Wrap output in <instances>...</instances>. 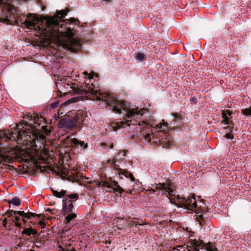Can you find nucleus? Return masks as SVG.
<instances>
[{
    "label": "nucleus",
    "instance_id": "obj_1",
    "mask_svg": "<svg viewBox=\"0 0 251 251\" xmlns=\"http://www.w3.org/2000/svg\"><path fill=\"white\" fill-rule=\"evenodd\" d=\"M96 87L93 83H85L80 90L82 95L89 99L102 101L106 104L110 105L113 111L117 114L123 115V120L113 123L112 127L114 131L118 129L128 126L132 134H137L140 131V136L146 141H151L166 145H170V135L167 133L169 127L167 123L163 121L162 123L154 124L152 121L147 122L143 117L147 113V110L138 107H131L124 101L118 100L113 95L103 93L95 89Z\"/></svg>",
    "mask_w": 251,
    "mask_h": 251
},
{
    "label": "nucleus",
    "instance_id": "obj_2",
    "mask_svg": "<svg viewBox=\"0 0 251 251\" xmlns=\"http://www.w3.org/2000/svg\"><path fill=\"white\" fill-rule=\"evenodd\" d=\"M67 13L63 10H57L54 16H45L39 18L29 13L22 24L28 29L33 30L35 35L45 43H54L59 47L76 52L81 48L71 28L66 24L59 25L58 19H62Z\"/></svg>",
    "mask_w": 251,
    "mask_h": 251
},
{
    "label": "nucleus",
    "instance_id": "obj_3",
    "mask_svg": "<svg viewBox=\"0 0 251 251\" xmlns=\"http://www.w3.org/2000/svg\"><path fill=\"white\" fill-rule=\"evenodd\" d=\"M156 190L151 189L153 192L157 191V195H165L169 197L170 202L175 204L177 207H182L187 213L194 212L196 220L198 222L200 225H202L208 222V212L205 210L204 207L199 206L195 198L188 197V198L181 197L178 195H175V193L172 188L170 184H156Z\"/></svg>",
    "mask_w": 251,
    "mask_h": 251
},
{
    "label": "nucleus",
    "instance_id": "obj_4",
    "mask_svg": "<svg viewBox=\"0 0 251 251\" xmlns=\"http://www.w3.org/2000/svg\"><path fill=\"white\" fill-rule=\"evenodd\" d=\"M12 137L17 138L18 139L25 138V141L29 143L32 147L39 148L42 151L44 149V144L46 143V136L44 134L34 131L31 127H25L24 130H19L14 132H7L6 131H0V139L2 138L10 139Z\"/></svg>",
    "mask_w": 251,
    "mask_h": 251
},
{
    "label": "nucleus",
    "instance_id": "obj_5",
    "mask_svg": "<svg viewBox=\"0 0 251 251\" xmlns=\"http://www.w3.org/2000/svg\"><path fill=\"white\" fill-rule=\"evenodd\" d=\"M205 248L207 251H214L211 245H206L201 240L190 239L187 245L178 246L173 248L174 251H199L200 249Z\"/></svg>",
    "mask_w": 251,
    "mask_h": 251
},
{
    "label": "nucleus",
    "instance_id": "obj_6",
    "mask_svg": "<svg viewBox=\"0 0 251 251\" xmlns=\"http://www.w3.org/2000/svg\"><path fill=\"white\" fill-rule=\"evenodd\" d=\"M64 144L66 146L71 147L77 150L78 151L84 150L87 147V144H84V142L79 141L75 138L70 139L69 136L64 140Z\"/></svg>",
    "mask_w": 251,
    "mask_h": 251
},
{
    "label": "nucleus",
    "instance_id": "obj_7",
    "mask_svg": "<svg viewBox=\"0 0 251 251\" xmlns=\"http://www.w3.org/2000/svg\"><path fill=\"white\" fill-rule=\"evenodd\" d=\"M108 162L109 163L113 165L114 166V168L119 171L118 173L120 178L123 179L125 177L130 179L131 181L134 180L135 178L132 174L126 170H123L117 167L116 164V161L114 159H109Z\"/></svg>",
    "mask_w": 251,
    "mask_h": 251
},
{
    "label": "nucleus",
    "instance_id": "obj_8",
    "mask_svg": "<svg viewBox=\"0 0 251 251\" xmlns=\"http://www.w3.org/2000/svg\"><path fill=\"white\" fill-rule=\"evenodd\" d=\"M77 124V119L75 117L70 119H63L59 121L58 127L61 128L70 129L74 127Z\"/></svg>",
    "mask_w": 251,
    "mask_h": 251
},
{
    "label": "nucleus",
    "instance_id": "obj_9",
    "mask_svg": "<svg viewBox=\"0 0 251 251\" xmlns=\"http://www.w3.org/2000/svg\"><path fill=\"white\" fill-rule=\"evenodd\" d=\"M231 115V112L229 110L223 111L222 112V117L224 120L222 121V123L227 125V126L224 127L225 128H227L232 131L234 127L233 124L231 122L229 121V118Z\"/></svg>",
    "mask_w": 251,
    "mask_h": 251
},
{
    "label": "nucleus",
    "instance_id": "obj_10",
    "mask_svg": "<svg viewBox=\"0 0 251 251\" xmlns=\"http://www.w3.org/2000/svg\"><path fill=\"white\" fill-rule=\"evenodd\" d=\"M107 189L106 191H114L116 192V194H121L123 189L122 187L118 185V183L115 181H112L110 183L107 184Z\"/></svg>",
    "mask_w": 251,
    "mask_h": 251
},
{
    "label": "nucleus",
    "instance_id": "obj_11",
    "mask_svg": "<svg viewBox=\"0 0 251 251\" xmlns=\"http://www.w3.org/2000/svg\"><path fill=\"white\" fill-rule=\"evenodd\" d=\"M63 208L66 215L67 213L73 212V204L72 201L65 198L63 200Z\"/></svg>",
    "mask_w": 251,
    "mask_h": 251
},
{
    "label": "nucleus",
    "instance_id": "obj_12",
    "mask_svg": "<svg viewBox=\"0 0 251 251\" xmlns=\"http://www.w3.org/2000/svg\"><path fill=\"white\" fill-rule=\"evenodd\" d=\"M14 214H18V215L20 216L22 218V221L25 224L26 223V219H31L36 215L34 213L30 212L29 211L25 212L23 211H18V212H14Z\"/></svg>",
    "mask_w": 251,
    "mask_h": 251
},
{
    "label": "nucleus",
    "instance_id": "obj_13",
    "mask_svg": "<svg viewBox=\"0 0 251 251\" xmlns=\"http://www.w3.org/2000/svg\"><path fill=\"white\" fill-rule=\"evenodd\" d=\"M22 233L23 234H25L28 236H30L31 234L34 235H35L37 233V232L32 228H25L23 230Z\"/></svg>",
    "mask_w": 251,
    "mask_h": 251
},
{
    "label": "nucleus",
    "instance_id": "obj_14",
    "mask_svg": "<svg viewBox=\"0 0 251 251\" xmlns=\"http://www.w3.org/2000/svg\"><path fill=\"white\" fill-rule=\"evenodd\" d=\"M52 192L53 196L59 198H61L63 196L66 195V191L63 190L61 191V192H58L56 190H52Z\"/></svg>",
    "mask_w": 251,
    "mask_h": 251
},
{
    "label": "nucleus",
    "instance_id": "obj_15",
    "mask_svg": "<svg viewBox=\"0 0 251 251\" xmlns=\"http://www.w3.org/2000/svg\"><path fill=\"white\" fill-rule=\"evenodd\" d=\"M9 203L16 206H19L21 204V200L17 197H14L10 201Z\"/></svg>",
    "mask_w": 251,
    "mask_h": 251
},
{
    "label": "nucleus",
    "instance_id": "obj_16",
    "mask_svg": "<svg viewBox=\"0 0 251 251\" xmlns=\"http://www.w3.org/2000/svg\"><path fill=\"white\" fill-rule=\"evenodd\" d=\"M66 220L67 222H70L72 220L76 217V214L74 212L67 213Z\"/></svg>",
    "mask_w": 251,
    "mask_h": 251
},
{
    "label": "nucleus",
    "instance_id": "obj_17",
    "mask_svg": "<svg viewBox=\"0 0 251 251\" xmlns=\"http://www.w3.org/2000/svg\"><path fill=\"white\" fill-rule=\"evenodd\" d=\"M242 113L246 116H251V106L249 108L243 109Z\"/></svg>",
    "mask_w": 251,
    "mask_h": 251
},
{
    "label": "nucleus",
    "instance_id": "obj_18",
    "mask_svg": "<svg viewBox=\"0 0 251 251\" xmlns=\"http://www.w3.org/2000/svg\"><path fill=\"white\" fill-rule=\"evenodd\" d=\"M135 57L137 60H139L142 61L144 59L145 55L142 53H137L136 54Z\"/></svg>",
    "mask_w": 251,
    "mask_h": 251
},
{
    "label": "nucleus",
    "instance_id": "obj_19",
    "mask_svg": "<svg viewBox=\"0 0 251 251\" xmlns=\"http://www.w3.org/2000/svg\"><path fill=\"white\" fill-rule=\"evenodd\" d=\"M0 22L4 23H6L8 25H11L12 24V21H10L7 18H0Z\"/></svg>",
    "mask_w": 251,
    "mask_h": 251
},
{
    "label": "nucleus",
    "instance_id": "obj_20",
    "mask_svg": "<svg viewBox=\"0 0 251 251\" xmlns=\"http://www.w3.org/2000/svg\"><path fill=\"white\" fill-rule=\"evenodd\" d=\"M66 24H68V23H75V22H77V23H78L79 21H78V20L74 18H71L70 19H68V20H66Z\"/></svg>",
    "mask_w": 251,
    "mask_h": 251
},
{
    "label": "nucleus",
    "instance_id": "obj_21",
    "mask_svg": "<svg viewBox=\"0 0 251 251\" xmlns=\"http://www.w3.org/2000/svg\"><path fill=\"white\" fill-rule=\"evenodd\" d=\"M83 74L85 76H88V78L90 81L91 79L93 78L94 75L93 74H89L88 72L86 71L84 72Z\"/></svg>",
    "mask_w": 251,
    "mask_h": 251
},
{
    "label": "nucleus",
    "instance_id": "obj_22",
    "mask_svg": "<svg viewBox=\"0 0 251 251\" xmlns=\"http://www.w3.org/2000/svg\"><path fill=\"white\" fill-rule=\"evenodd\" d=\"M18 212V211L10 210L7 212V213H6V215H7V216L8 217H11L12 216H14V215H16V214H14V212Z\"/></svg>",
    "mask_w": 251,
    "mask_h": 251
},
{
    "label": "nucleus",
    "instance_id": "obj_23",
    "mask_svg": "<svg viewBox=\"0 0 251 251\" xmlns=\"http://www.w3.org/2000/svg\"><path fill=\"white\" fill-rule=\"evenodd\" d=\"M68 197L71 199H76L78 198L77 195L76 193L69 195Z\"/></svg>",
    "mask_w": 251,
    "mask_h": 251
},
{
    "label": "nucleus",
    "instance_id": "obj_24",
    "mask_svg": "<svg viewBox=\"0 0 251 251\" xmlns=\"http://www.w3.org/2000/svg\"><path fill=\"white\" fill-rule=\"evenodd\" d=\"M42 129L43 130L44 133H45L46 135H48L50 133V131L47 128L46 126H42Z\"/></svg>",
    "mask_w": 251,
    "mask_h": 251
},
{
    "label": "nucleus",
    "instance_id": "obj_25",
    "mask_svg": "<svg viewBox=\"0 0 251 251\" xmlns=\"http://www.w3.org/2000/svg\"><path fill=\"white\" fill-rule=\"evenodd\" d=\"M58 104L59 102L58 101H55L51 104V107L52 108H54L55 107H57Z\"/></svg>",
    "mask_w": 251,
    "mask_h": 251
},
{
    "label": "nucleus",
    "instance_id": "obj_26",
    "mask_svg": "<svg viewBox=\"0 0 251 251\" xmlns=\"http://www.w3.org/2000/svg\"><path fill=\"white\" fill-rule=\"evenodd\" d=\"M225 137L227 139H233V136L231 134H230V133H226L225 135Z\"/></svg>",
    "mask_w": 251,
    "mask_h": 251
},
{
    "label": "nucleus",
    "instance_id": "obj_27",
    "mask_svg": "<svg viewBox=\"0 0 251 251\" xmlns=\"http://www.w3.org/2000/svg\"><path fill=\"white\" fill-rule=\"evenodd\" d=\"M15 220L16 222H18L21 220V218H22L20 216H17V215H14Z\"/></svg>",
    "mask_w": 251,
    "mask_h": 251
},
{
    "label": "nucleus",
    "instance_id": "obj_28",
    "mask_svg": "<svg viewBox=\"0 0 251 251\" xmlns=\"http://www.w3.org/2000/svg\"><path fill=\"white\" fill-rule=\"evenodd\" d=\"M7 219L6 218H4L3 220H2V225L5 227H6V224H7Z\"/></svg>",
    "mask_w": 251,
    "mask_h": 251
},
{
    "label": "nucleus",
    "instance_id": "obj_29",
    "mask_svg": "<svg viewBox=\"0 0 251 251\" xmlns=\"http://www.w3.org/2000/svg\"><path fill=\"white\" fill-rule=\"evenodd\" d=\"M15 226H17V227H18L19 228H21L22 227L21 226V224L20 223H19L18 222H15Z\"/></svg>",
    "mask_w": 251,
    "mask_h": 251
},
{
    "label": "nucleus",
    "instance_id": "obj_30",
    "mask_svg": "<svg viewBox=\"0 0 251 251\" xmlns=\"http://www.w3.org/2000/svg\"><path fill=\"white\" fill-rule=\"evenodd\" d=\"M34 150L35 151V153L37 155V156H38V155H39V154L41 153V152L39 151H38V149H35Z\"/></svg>",
    "mask_w": 251,
    "mask_h": 251
},
{
    "label": "nucleus",
    "instance_id": "obj_31",
    "mask_svg": "<svg viewBox=\"0 0 251 251\" xmlns=\"http://www.w3.org/2000/svg\"><path fill=\"white\" fill-rule=\"evenodd\" d=\"M27 118L28 119L29 121H32V117L31 116V115H27Z\"/></svg>",
    "mask_w": 251,
    "mask_h": 251
},
{
    "label": "nucleus",
    "instance_id": "obj_32",
    "mask_svg": "<svg viewBox=\"0 0 251 251\" xmlns=\"http://www.w3.org/2000/svg\"><path fill=\"white\" fill-rule=\"evenodd\" d=\"M122 153V156H125L126 155V151H123L121 152Z\"/></svg>",
    "mask_w": 251,
    "mask_h": 251
},
{
    "label": "nucleus",
    "instance_id": "obj_33",
    "mask_svg": "<svg viewBox=\"0 0 251 251\" xmlns=\"http://www.w3.org/2000/svg\"><path fill=\"white\" fill-rule=\"evenodd\" d=\"M102 1L105 2V3H110L109 0H102Z\"/></svg>",
    "mask_w": 251,
    "mask_h": 251
},
{
    "label": "nucleus",
    "instance_id": "obj_34",
    "mask_svg": "<svg viewBox=\"0 0 251 251\" xmlns=\"http://www.w3.org/2000/svg\"><path fill=\"white\" fill-rule=\"evenodd\" d=\"M30 157V158H31V159H33H33H34V158H35L36 157H35V156H32V155H31Z\"/></svg>",
    "mask_w": 251,
    "mask_h": 251
},
{
    "label": "nucleus",
    "instance_id": "obj_35",
    "mask_svg": "<svg viewBox=\"0 0 251 251\" xmlns=\"http://www.w3.org/2000/svg\"><path fill=\"white\" fill-rule=\"evenodd\" d=\"M40 225H41V226L43 225H44V223H43V222H42V221H40Z\"/></svg>",
    "mask_w": 251,
    "mask_h": 251
},
{
    "label": "nucleus",
    "instance_id": "obj_36",
    "mask_svg": "<svg viewBox=\"0 0 251 251\" xmlns=\"http://www.w3.org/2000/svg\"><path fill=\"white\" fill-rule=\"evenodd\" d=\"M15 126L16 128H17L18 129H19V126H18L17 125H15Z\"/></svg>",
    "mask_w": 251,
    "mask_h": 251
},
{
    "label": "nucleus",
    "instance_id": "obj_37",
    "mask_svg": "<svg viewBox=\"0 0 251 251\" xmlns=\"http://www.w3.org/2000/svg\"><path fill=\"white\" fill-rule=\"evenodd\" d=\"M111 149H112L113 148V146L112 145L111 147H110Z\"/></svg>",
    "mask_w": 251,
    "mask_h": 251
},
{
    "label": "nucleus",
    "instance_id": "obj_38",
    "mask_svg": "<svg viewBox=\"0 0 251 251\" xmlns=\"http://www.w3.org/2000/svg\"><path fill=\"white\" fill-rule=\"evenodd\" d=\"M36 157H38V158H40V156H39V155L38 156H36Z\"/></svg>",
    "mask_w": 251,
    "mask_h": 251
},
{
    "label": "nucleus",
    "instance_id": "obj_39",
    "mask_svg": "<svg viewBox=\"0 0 251 251\" xmlns=\"http://www.w3.org/2000/svg\"><path fill=\"white\" fill-rule=\"evenodd\" d=\"M30 251H33V250H30Z\"/></svg>",
    "mask_w": 251,
    "mask_h": 251
}]
</instances>
